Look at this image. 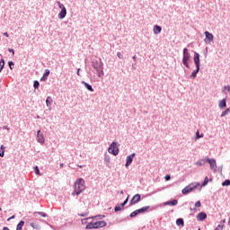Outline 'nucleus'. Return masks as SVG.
<instances>
[{
	"label": "nucleus",
	"mask_w": 230,
	"mask_h": 230,
	"mask_svg": "<svg viewBox=\"0 0 230 230\" xmlns=\"http://www.w3.org/2000/svg\"><path fill=\"white\" fill-rule=\"evenodd\" d=\"M0 157H4V146H0Z\"/></svg>",
	"instance_id": "32"
},
{
	"label": "nucleus",
	"mask_w": 230,
	"mask_h": 230,
	"mask_svg": "<svg viewBox=\"0 0 230 230\" xmlns=\"http://www.w3.org/2000/svg\"><path fill=\"white\" fill-rule=\"evenodd\" d=\"M137 215H139L138 212H137V210H135V211L131 212L130 215L128 216V217L125 218V220H130V218H136V217H137Z\"/></svg>",
	"instance_id": "21"
},
{
	"label": "nucleus",
	"mask_w": 230,
	"mask_h": 230,
	"mask_svg": "<svg viewBox=\"0 0 230 230\" xmlns=\"http://www.w3.org/2000/svg\"><path fill=\"white\" fill-rule=\"evenodd\" d=\"M4 68V59L0 60V73Z\"/></svg>",
	"instance_id": "35"
},
{
	"label": "nucleus",
	"mask_w": 230,
	"mask_h": 230,
	"mask_svg": "<svg viewBox=\"0 0 230 230\" xmlns=\"http://www.w3.org/2000/svg\"><path fill=\"white\" fill-rule=\"evenodd\" d=\"M37 141L38 143L44 144V134L40 130L37 132Z\"/></svg>",
	"instance_id": "12"
},
{
	"label": "nucleus",
	"mask_w": 230,
	"mask_h": 230,
	"mask_svg": "<svg viewBox=\"0 0 230 230\" xmlns=\"http://www.w3.org/2000/svg\"><path fill=\"white\" fill-rule=\"evenodd\" d=\"M222 222H226V219H223Z\"/></svg>",
	"instance_id": "58"
},
{
	"label": "nucleus",
	"mask_w": 230,
	"mask_h": 230,
	"mask_svg": "<svg viewBox=\"0 0 230 230\" xmlns=\"http://www.w3.org/2000/svg\"><path fill=\"white\" fill-rule=\"evenodd\" d=\"M153 31H154L155 35H159V33H161V31H163V27H161L159 25H155Z\"/></svg>",
	"instance_id": "17"
},
{
	"label": "nucleus",
	"mask_w": 230,
	"mask_h": 230,
	"mask_svg": "<svg viewBox=\"0 0 230 230\" xmlns=\"http://www.w3.org/2000/svg\"><path fill=\"white\" fill-rule=\"evenodd\" d=\"M31 227H33V229H37V230L40 229V226L35 223H31Z\"/></svg>",
	"instance_id": "33"
},
{
	"label": "nucleus",
	"mask_w": 230,
	"mask_h": 230,
	"mask_svg": "<svg viewBox=\"0 0 230 230\" xmlns=\"http://www.w3.org/2000/svg\"><path fill=\"white\" fill-rule=\"evenodd\" d=\"M121 209H123V207H121V205H117V206L114 208L115 213H118V211H121Z\"/></svg>",
	"instance_id": "34"
},
{
	"label": "nucleus",
	"mask_w": 230,
	"mask_h": 230,
	"mask_svg": "<svg viewBox=\"0 0 230 230\" xmlns=\"http://www.w3.org/2000/svg\"><path fill=\"white\" fill-rule=\"evenodd\" d=\"M24 226V221H20L16 226V230H22V227Z\"/></svg>",
	"instance_id": "28"
},
{
	"label": "nucleus",
	"mask_w": 230,
	"mask_h": 230,
	"mask_svg": "<svg viewBox=\"0 0 230 230\" xmlns=\"http://www.w3.org/2000/svg\"><path fill=\"white\" fill-rule=\"evenodd\" d=\"M85 229H96L94 223L91 222L88 225H86Z\"/></svg>",
	"instance_id": "29"
},
{
	"label": "nucleus",
	"mask_w": 230,
	"mask_h": 230,
	"mask_svg": "<svg viewBox=\"0 0 230 230\" xmlns=\"http://www.w3.org/2000/svg\"><path fill=\"white\" fill-rule=\"evenodd\" d=\"M224 229V225H218L214 230H222Z\"/></svg>",
	"instance_id": "43"
},
{
	"label": "nucleus",
	"mask_w": 230,
	"mask_h": 230,
	"mask_svg": "<svg viewBox=\"0 0 230 230\" xmlns=\"http://www.w3.org/2000/svg\"><path fill=\"white\" fill-rule=\"evenodd\" d=\"M196 164H197V166H202V164H202L201 161H198V162L196 163Z\"/></svg>",
	"instance_id": "49"
},
{
	"label": "nucleus",
	"mask_w": 230,
	"mask_h": 230,
	"mask_svg": "<svg viewBox=\"0 0 230 230\" xmlns=\"http://www.w3.org/2000/svg\"><path fill=\"white\" fill-rule=\"evenodd\" d=\"M204 33H205L204 42H206V44H211V42H213V39H214L213 34H211L208 31H206Z\"/></svg>",
	"instance_id": "7"
},
{
	"label": "nucleus",
	"mask_w": 230,
	"mask_h": 230,
	"mask_svg": "<svg viewBox=\"0 0 230 230\" xmlns=\"http://www.w3.org/2000/svg\"><path fill=\"white\" fill-rule=\"evenodd\" d=\"M9 53H13V55H15V51L13 49H8Z\"/></svg>",
	"instance_id": "48"
},
{
	"label": "nucleus",
	"mask_w": 230,
	"mask_h": 230,
	"mask_svg": "<svg viewBox=\"0 0 230 230\" xmlns=\"http://www.w3.org/2000/svg\"><path fill=\"white\" fill-rule=\"evenodd\" d=\"M230 92V86L229 85H225L222 89L223 94H227V93Z\"/></svg>",
	"instance_id": "26"
},
{
	"label": "nucleus",
	"mask_w": 230,
	"mask_h": 230,
	"mask_svg": "<svg viewBox=\"0 0 230 230\" xmlns=\"http://www.w3.org/2000/svg\"><path fill=\"white\" fill-rule=\"evenodd\" d=\"M194 64L196 69L191 73L190 78H197V75H199V71H200V54L198 52H194Z\"/></svg>",
	"instance_id": "2"
},
{
	"label": "nucleus",
	"mask_w": 230,
	"mask_h": 230,
	"mask_svg": "<svg viewBox=\"0 0 230 230\" xmlns=\"http://www.w3.org/2000/svg\"><path fill=\"white\" fill-rule=\"evenodd\" d=\"M136 58H137L136 56H133V60H136Z\"/></svg>",
	"instance_id": "54"
},
{
	"label": "nucleus",
	"mask_w": 230,
	"mask_h": 230,
	"mask_svg": "<svg viewBox=\"0 0 230 230\" xmlns=\"http://www.w3.org/2000/svg\"><path fill=\"white\" fill-rule=\"evenodd\" d=\"M179 204V200L177 199H172L171 201H165L163 203V206H177Z\"/></svg>",
	"instance_id": "15"
},
{
	"label": "nucleus",
	"mask_w": 230,
	"mask_h": 230,
	"mask_svg": "<svg viewBox=\"0 0 230 230\" xmlns=\"http://www.w3.org/2000/svg\"><path fill=\"white\" fill-rule=\"evenodd\" d=\"M165 181H170V179H172V176H170V174L165 175L164 177Z\"/></svg>",
	"instance_id": "46"
},
{
	"label": "nucleus",
	"mask_w": 230,
	"mask_h": 230,
	"mask_svg": "<svg viewBox=\"0 0 230 230\" xmlns=\"http://www.w3.org/2000/svg\"><path fill=\"white\" fill-rule=\"evenodd\" d=\"M200 137H204V134L199 135V131L196 133V139H200Z\"/></svg>",
	"instance_id": "42"
},
{
	"label": "nucleus",
	"mask_w": 230,
	"mask_h": 230,
	"mask_svg": "<svg viewBox=\"0 0 230 230\" xmlns=\"http://www.w3.org/2000/svg\"><path fill=\"white\" fill-rule=\"evenodd\" d=\"M8 66H9V69H13V66H15V64H13V61H9Z\"/></svg>",
	"instance_id": "41"
},
{
	"label": "nucleus",
	"mask_w": 230,
	"mask_h": 230,
	"mask_svg": "<svg viewBox=\"0 0 230 230\" xmlns=\"http://www.w3.org/2000/svg\"><path fill=\"white\" fill-rule=\"evenodd\" d=\"M13 218H15V216H12L11 217H9V218L7 219V222H10V220H13Z\"/></svg>",
	"instance_id": "51"
},
{
	"label": "nucleus",
	"mask_w": 230,
	"mask_h": 230,
	"mask_svg": "<svg viewBox=\"0 0 230 230\" xmlns=\"http://www.w3.org/2000/svg\"><path fill=\"white\" fill-rule=\"evenodd\" d=\"M37 215H40L43 218H46L48 217V214L46 212H34V217H37Z\"/></svg>",
	"instance_id": "27"
},
{
	"label": "nucleus",
	"mask_w": 230,
	"mask_h": 230,
	"mask_svg": "<svg viewBox=\"0 0 230 230\" xmlns=\"http://www.w3.org/2000/svg\"><path fill=\"white\" fill-rule=\"evenodd\" d=\"M117 57H119V58H123V54H121V52H118Z\"/></svg>",
	"instance_id": "47"
},
{
	"label": "nucleus",
	"mask_w": 230,
	"mask_h": 230,
	"mask_svg": "<svg viewBox=\"0 0 230 230\" xmlns=\"http://www.w3.org/2000/svg\"><path fill=\"white\" fill-rule=\"evenodd\" d=\"M80 71H82V69H81V68H78V69H77V72H76L77 76H82V75H80Z\"/></svg>",
	"instance_id": "50"
},
{
	"label": "nucleus",
	"mask_w": 230,
	"mask_h": 230,
	"mask_svg": "<svg viewBox=\"0 0 230 230\" xmlns=\"http://www.w3.org/2000/svg\"><path fill=\"white\" fill-rule=\"evenodd\" d=\"M206 218H208V214H206V212H200L197 215V220L199 222H204Z\"/></svg>",
	"instance_id": "11"
},
{
	"label": "nucleus",
	"mask_w": 230,
	"mask_h": 230,
	"mask_svg": "<svg viewBox=\"0 0 230 230\" xmlns=\"http://www.w3.org/2000/svg\"><path fill=\"white\" fill-rule=\"evenodd\" d=\"M139 200H141V194H136L131 199V200L129 202V206H135V204H137V202H139Z\"/></svg>",
	"instance_id": "10"
},
{
	"label": "nucleus",
	"mask_w": 230,
	"mask_h": 230,
	"mask_svg": "<svg viewBox=\"0 0 230 230\" xmlns=\"http://www.w3.org/2000/svg\"><path fill=\"white\" fill-rule=\"evenodd\" d=\"M211 181H213V179H209L208 178V176L205 177L203 182L201 183V186L204 187V186H208V182H211Z\"/></svg>",
	"instance_id": "24"
},
{
	"label": "nucleus",
	"mask_w": 230,
	"mask_h": 230,
	"mask_svg": "<svg viewBox=\"0 0 230 230\" xmlns=\"http://www.w3.org/2000/svg\"><path fill=\"white\" fill-rule=\"evenodd\" d=\"M219 109H226L227 107V101L226 99H223L219 102L218 104Z\"/></svg>",
	"instance_id": "20"
},
{
	"label": "nucleus",
	"mask_w": 230,
	"mask_h": 230,
	"mask_svg": "<svg viewBox=\"0 0 230 230\" xmlns=\"http://www.w3.org/2000/svg\"><path fill=\"white\" fill-rule=\"evenodd\" d=\"M81 84L83 85H84V87H85V89H87V91H90V93H94V88H93V85L86 83L85 81H82Z\"/></svg>",
	"instance_id": "14"
},
{
	"label": "nucleus",
	"mask_w": 230,
	"mask_h": 230,
	"mask_svg": "<svg viewBox=\"0 0 230 230\" xmlns=\"http://www.w3.org/2000/svg\"><path fill=\"white\" fill-rule=\"evenodd\" d=\"M3 128L4 130H10V128H8V126H4Z\"/></svg>",
	"instance_id": "52"
},
{
	"label": "nucleus",
	"mask_w": 230,
	"mask_h": 230,
	"mask_svg": "<svg viewBox=\"0 0 230 230\" xmlns=\"http://www.w3.org/2000/svg\"><path fill=\"white\" fill-rule=\"evenodd\" d=\"M148 209H150V206H146V207H142L141 208L137 209V212L138 213V215H141L143 213H146V211H148Z\"/></svg>",
	"instance_id": "19"
},
{
	"label": "nucleus",
	"mask_w": 230,
	"mask_h": 230,
	"mask_svg": "<svg viewBox=\"0 0 230 230\" xmlns=\"http://www.w3.org/2000/svg\"><path fill=\"white\" fill-rule=\"evenodd\" d=\"M92 66L93 67V69H95L99 78H102V76L105 75L103 73V62H102V60H93L92 61Z\"/></svg>",
	"instance_id": "3"
},
{
	"label": "nucleus",
	"mask_w": 230,
	"mask_h": 230,
	"mask_svg": "<svg viewBox=\"0 0 230 230\" xmlns=\"http://www.w3.org/2000/svg\"><path fill=\"white\" fill-rule=\"evenodd\" d=\"M66 15H67V9H61V11L58 13V19H66Z\"/></svg>",
	"instance_id": "16"
},
{
	"label": "nucleus",
	"mask_w": 230,
	"mask_h": 230,
	"mask_svg": "<svg viewBox=\"0 0 230 230\" xmlns=\"http://www.w3.org/2000/svg\"><path fill=\"white\" fill-rule=\"evenodd\" d=\"M52 103H53V99L51 98V96L47 97V99H46L47 107H51Z\"/></svg>",
	"instance_id": "25"
},
{
	"label": "nucleus",
	"mask_w": 230,
	"mask_h": 230,
	"mask_svg": "<svg viewBox=\"0 0 230 230\" xmlns=\"http://www.w3.org/2000/svg\"><path fill=\"white\" fill-rule=\"evenodd\" d=\"M127 204H128V197L124 200L123 203L120 204L121 208H125V206H127Z\"/></svg>",
	"instance_id": "37"
},
{
	"label": "nucleus",
	"mask_w": 230,
	"mask_h": 230,
	"mask_svg": "<svg viewBox=\"0 0 230 230\" xmlns=\"http://www.w3.org/2000/svg\"><path fill=\"white\" fill-rule=\"evenodd\" d=\"M176 226H178L179 227H184V219H182V218H178L177 220H176Z\"/></svg>",
	"instance_id": "23"
},
{
	"label": "nucleus",
	"mask_w": 230,
	"mask_h": 230,
	"mask_svg": "<svg viewBox=\"0 0 230 230\" xmlns=\"http://www.w3.org/2000/svg\"><path fill=\"white\" fill-rule=\"evenodd\" d=\"M4 37H10V35L8 34V32H4Z\"/></svg>",
	"instance_id": "53"
},
{
	"label": "nucleus",
	"mask_w": 230,
	"mask_h": 230,
	"mask_svg": "<svg viewBox=\"0 0 230 230\" xmlns=\"http://www.w3.org/2000/svg\"><path fill=\"white\" fill-rule=\"evenodd\" d=\"M104 163H106L107 166H109V163H111V158L109 156H105Z\"/></svg>",
	"instance_id": "40"
},
{
	"label": "nucleus",
	"mask_w": 230,
	"mask_h": 230,
	"mask_svg": "<svg viewBox=\"0 0 230 230\" xmlns=\"http://www.w3.org/2000/svg\"><path fill=\"white\" fill-rule=\"evenodd\" d=\"M134 157H136V153H132L131 155L127 156L126 164H125L126 168H128V166L132 164V161H134Z\"/></svg>",
	"instance_id": "9"
},
{
	"label": "nucleus",
	"mask_w": 230,
	"mask_h": 230,
	"mask_svg": "<svg viewBox=\"0 0 230 230\" xmlns=\"http://www.w3.org/2000/svg\"><path fill=\"white\" fill-rule=\"evenodd\" d=\"M200 206H202V203H200V200L195 203V208H200Z\"/></svg>",
	"instance_id": "44"
},
{
	"label": "nucleus",
	"mask_w": 230,
	"mask_h": 230,
	"mask_svg": "<svg viewBox=\"0 0 230 230\" xmlns=\"http://www.w3.org/2000/svg\"><path fill=\"white\" fill-rule=\"evenodd\" d=\"M95 229H101V227H105L107 226V222L105 221H97L94 223Z\"/></svg>",
	"instance_id": "13"
},
{
	"label": "nucleus",
	"mask_w": 230,
	"mask_h": 230,
	"mask_svg": "<svg viewBox=\"0 0 230 230\" xmlns=\"http://www.w3.org/2000/svg\"><path fill=\"white\" fill-rule=\"evenodd\" d=\"M49 69H45V72L42 75V77L40 78V82H46V80H48V76H49Z\"/></svg>",
	"instance_id": "18"
},
{
	"label": "nucleus",
	"mask_w": 230,
	"mask_h": 230,
	"mask_svg": "<svg viewBox=\"0 0 230 230\" xmlns=\"http://www.w3.org/2000/svg\"><path fill=\"white\" fill-rule=\"evenodd\" d=\"M91 218H99L100 220H102V218H105V216L103 215H100V216H95V217H86L81 220L82 224H84V222H85V220H91Z\"/></svg>",
	"instance_id": "22"
},
{
	"label": "nucleus",
	"mask_w": 230,
	"mask_h": 230,
	"mask_svg": "<svg viewBox=\"0 0 230 230\" xmlns=\"http://www.w3.org/2000/svg\"><path fill=\"white\" fill-rule=\"evenodd\" d=\"M205 53H208V49H206V52Z\"/></svg>",
	"instance_id": "57"
},
{
	"label": "nucleus",
	"mask_w": 230,
	"mask_h": 230,
	"mask_svg": "<svg viewBox=\"0 0 230 230\" xmlns=\"http://www.w3.org/2000/svg\"><path fill=\"white\" fill-rule=\"evenodd\" d=\"M0 211H2V208H0Z\"/></svg>",
	"instance_id": "60"
},
{
	"label": "nucleus",
	"mask_w": 230,
	"mask_h": 230,
	"mask_svg": "<svg viewBox=\"0 0 230 230\" xmlns=\"http://www.w3.org/2000/svg\"><path fill=\"white\" fill-rule=\"evenodd\" d=\"M62 166H64V164H60V168H62Z\"/></svg>",
	"instance_id": "55"
},
{
	"label": "nucleus",
	"mask_w": 230,
	"mask_h": 230,
	"mask_svg": "<svg viewBox=\"0 0 230 230\" xmlns=\"http://www.w3.org/2000/svg\"><path fill=\"white\" fill-rule=\"evenodd\" d=\"M58 6L60 10H66V6L60 2H58Z\"/></svg>",
	"instance_id": "36"
},
{
	"label": "nucleus",
	"mask_w": 230,
	"mask_h": 230,
	"mask_svg": "<svg viewBox=\"0 0 230 230\" xmlns=\"http://www.w3.org/2000/svg\"><path fill=\"white\" fill-rule=\"evenodd\" d=\"M182 55L181 62L187 69H190V62H191V54L190 53V49H188V48H184Z\"/></svg>",
	"instance_id": "4"
},
{
	"label": "nucleus",
	"mask_w": 230,
	"mask_h": 230,
	"mask_svg": "<svg viewBox=\"0 0 230 230\" xmlns=\"http://www.w3.org/2000/svg\"><path fill=\"white\" fill-rule=\"evenodd\" d=\"M85 190V181L83 178H78L74 184V191L72 192L73 197L75 195H80Z\"/></svg>",
	"instance_id": "1"
},
{
	"label": "nucleus",
	"mask_w": 230,
	"mask_h": 230,
	"mask_svg": "<svg viewBox=\"0 0 230 230\" xmlns=\"http://www.w3.org/2000/svg\"><path fill=\"white\" fill-rule=\"evenodd\" d=\"M33 87L34 89H39V87H40V83L38 80H35L33 82Z\"/></svg>",
	"instance_id": "31"
},
{
	"label": "nucleus",
	"mask_w": 230,
	"mask_h": 230,
	"mask_svg": "<svg viewBox=\"0 0 230 230\" xmlns=\"http://www.w3.org/2000/svg\"><path fill=\"white\" fill-rule=\"evenodd\" d=\"M207 163H208L213 172H217V160H215V158H207Z\"/></svg>",
	"instance_id": "8"
},
{
	"label": "nucleus",
	"mask_w": 230,
	"mask_h": 230,
	"mask_svg": "<svg viewBox=\"0 0 230 230\" xmlns=\"http://www.w3.org/2000/svg\"><path fill=\"white\" fill-rule=\"evenodd\" d=\"M108 152L112 155H118V154H119V148H118V143L112 142L108 148Z\"/></svg>",
	"instance_id": "6"
},
{
	"label": "nucleus",
	"mask_w": 230,
	"mask_h": 230,
	"mask_svg": "<svg viewBox=\"0 0 230 230\" xmlns=\"http://www.w3.org/2000/svg\"><path fill=\"white\" fill-rule=\"evenodd\" d=\"M196 208H190V211H193V210H195Z\"/></svg>",
	"instance_id": "56"
},
{
	"label": "nucleus",
	"mask_w": 230,
	"mask_h": 230,
	"mask_svg": "<svg viewBox=\"0 0 230 230\" xmlns=\"http://www.w3.org/2000/svg\"><path fill=\"white\" fill-rule=\"evenodd\" d=\"M222 186H230V180H226L222 182Z\"/></svg>",
	"instance_id": "39"
},
{
	"label": "nucleus",
	"mask_w": 230,
	"mask_h": 230,
	"mask_svg": "<svg viewBox=\"0 0 230 230\" xmlns=\"http://www.w3.org/2000/svg\"><path fill=\"white\" fill-rule=\"evenodd\" d=\"M199 186H200V183L199 182L190 183L182 189L181 193L182 195H188L189 193H191L193 190H197Z\"/></svg>",
	"instance_id": "5"
},
{
	"label": "nucleus",
	"mask_w": 230,
	"mask_h": 230,
	"mask_svg": "<svg viewBox=\"0 0 230 230\" xmlns=\"http://www.w3.org/2000/svg\"><path fill=\"white\" fill-rule=\"evenodd\" d=\"M34 172L36 173V175L40 174V170L39 169V166L34 167Z\"/></svg>",
	"instance_id": "38"
},
{
	"label": "nucleus",
	"mask_w": 230,
	"mask_h": 230,
	"mask_svg": "<svg viewBox=\"0 0 230 230\" xmlns=\"http://www.w3.org/2000/svg\"><path fill=\"white\" fill-rule=\"evenodd\" d=\"M229 113H230V109L227 108V109H226V111H222L221 118L227 116V114H229Z\"/></svg>",
	"instance_id": "30"
},
{
	"label": "nucleus",
	"mask_w": 230,
	"mask_h": 230,
	"mask_svg": "<svg viewBox=\"0 0 230 230\" xmlns=\"http://www.w3.org/2000/svg\"><path fill=\"white\" fill-rule=\"evenodd\" d=\"M87 215H89V212L78 214V217H87Z\"/></svg>",
	"instance_id": "45"
},
{
	"label": "nucleus",
	"mask_w": 230,
	"mask_h": 230,
	"mask_svg": "<svg viewBox=\"0 0 230 230\" xmlns=\"http://www.w3.org/2000/svg\"><path fill=\"white\" fill-rule=\"evenodd\" d=\"M230 223V218H229V221H228V224Z\"/></svg>",
	"instance_id": "59"
}]
</instances>
